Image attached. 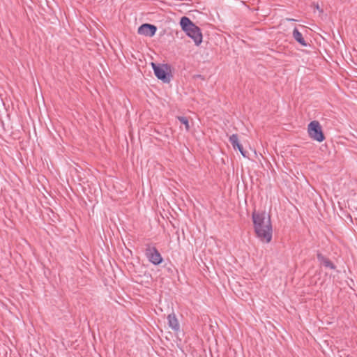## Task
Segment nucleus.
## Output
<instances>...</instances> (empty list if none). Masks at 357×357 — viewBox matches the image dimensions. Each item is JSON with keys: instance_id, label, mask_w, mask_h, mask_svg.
<instances>
[{"instance_id": "obj_1", "label": "nucleus", "mask_w": 357, "mask_h": 357, "mask_svg": "<svg viewBox=\"0 0 357 357\" xmlns=\"http://www.w3.org/2000/svg\"><path fill=\"white\" fill-rule=\"evenodd\" d=\"M252 218L257 237L264 243L271 242L273 229L270 216L266 212L254 211Z\"/></svg>"}, {"instance_id": "obj_2", "label": "nucleus", "mask_w": 357, "mask_h": 357, "mask_svg": "<svg viewBox=\"0 0 357 357\" xmlns=\"http://www.w3.org/2000/svg\"><path fill=\"white\" fill-rule=\"evenodd\" d=\"M180 26L186 35L192 38L196 45L202 42V33L199 27L194 24L189 17L183 16L180 20Z\"/></svg>"}, {"instance_id": "obj_3", "label": "nucleus", "mask_w": 357, "mask_h": 357, "mask_svg": "<svg viewBox=\"0 0 357 357\" xmlns=\"http://www.w3.org/2000/svg\"><path fill=\"white\" fill-rule=\"evenodd\" d=\"M307 132L310 138L319 142H323L325 139L321 126L317 121H312L308 124Z\"/></svg>"}, {"instance_id": "obj_4", "label": "nucleus", "mask_w": 357, "mask_h": 357, "mask_svg": "<svg viewBox=\"0 0 357 357\" xmlns=\"http://www.w3.org/2000/svg\"><path fill=\"white\" fill-rule=\"evenodd\" d=\"M154 74L155 77L162 80L164 83H169L170 82V76L167 73L169 66L167 64L158 65L155 63H151Z\"/></svg>"}, {"instance_id": "obj_5", "label": "nucleus", "mask_w": 357, "mask_h": 357, "mask_svg": "<svg viewBox=\"0 0 357 357\" xmlns=\"http://www.w3.org/2000/svg\"><path fill=\"white\" fill-rule=\"evenodd\" d=\"M145 256L149 261L154 265H158L162 263V257L155 247L151 244H147L145 249Z\"/></svg>"}, {"instance_id": "obj_6", "label": "nucleus", "mask_w": 357, "mask_h": 357, "mask_svg": "<svg viewBox=\"0 0 357 357\" xmlns=\"http://www.w3.org/2000/svg\"><path fill=\"white\" fill-rule=\"evenodd\" d=\"M156 31V26L150 24H144L138 28L139 34L150 37L154 36Z\"/></svg>"}, {"instance_id": "obj_7", "label": "nucleus", "mask_w": 357, "mask_h": 357, "mask_svg": "<svg viewBox=\"0 0 357 357\" xmlns=\"http://www.w3.org/2000/svg\"><path fill=\"white\" fill-rule=\"evenodd\" d=\"M229 142L234 149H238L243 157H247L246 151L243 150V146L240 144L238 137L236 134H233L229 137Z\"/></svg>"}, {"instance_id": "obj_8", "label": "nucleus", "mask_w": 357, "mask_h": 357, "mask_svg": "<svg viewBox=\"0 0 357 357\" xmlns=\"http://www.w3.org/2000/svg\"><path fill=\"white\" fill-rule=\"evenodd\" d=\"M168 325L174 331H178L180 328L178 321L174 313L169 314L167 317Z\"/></svg>"}, {"instance_id": "obj_9", "label": "nucleus", "mask_w": 357, "mask_h": 357, "mask_svg": "<svg viewBox=\"0 0 357 357\" xmlns=\"http://www.w3.org/2000/svg\"><path fill=\"white\" fill-rule=\"evenodd\" d=\"M317 259L324 267L328 268L330 269L335 268L334 264L329 259L325 257L321 253L317 254Z\"/></svg>"}, {"instance_id": "obj_10", "label": "nucleus", "mask_w": 357, "mask_h": 357, "mask_svg": "<svg viewBox=\"0 0 357 357\" xmlns=\"http://www.w3.org/2000/svg\"><path fill=\"white\" fill-rule=\"evenodd\" d=\"M293 37L302 46L306 47L307 45L303 37L302 33L296 28H295L293 31Z\"/></svg>"}, {"instance_id": "obj_11", "label": "nucleus", "mask_w": 357, "mask_h": 357, "mask_svg": "<svg viewBox=\"0 0 357 357\" xmlns=\"http://www.w3.org/2000/svg\"><path fill=\"white\" fill-rule=\"evenodd\" d=\"M178 120L185 126V130L188 131L190 130L188 119L185 116H178Z\"/></svg>"}]
</instances>
